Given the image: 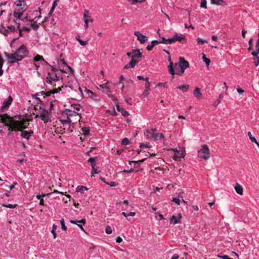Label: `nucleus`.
<instances>
[{
    "instance_id": "obj_1",
    "label": "nucleus",
    "mask_w": 259,
    "mask_h": 259,
    "mask_svg": "<svg viewBox=\"0 0 259 259\" xmlns=\"http://www.w3.org/2000/svg\"><path fill=\"white\" fill-rule=\"evenodd\" d=\"M0 117L1 121L8 127L9 131L15 132L27 128L29 125V121L31 120L21 117L16 120L7 114H0Z\"/></svg>"
},
{
    "instance_id": "obj_2",
    "label": "nucleus",
    "mask_w": 259,
    "mask_h": 259,
    "mask_svg": "<svg viewBox=\"0 0 259 259\" xmlns=\"http://www.w3.org/2000/svg\"><path fill=\"white\" fill-rule=\"evenodd\" d=\"M27 53L28 51L26 46L24 45H22L16 50L15 53L11 54L5 53V55L9 59L11 60V63H14L16 62L21 61L27 55Z\"/></svg>"
},
{
    "instance_id": "obj_3",
    "label": "nucleus",
    "mask_w": 259,
    "mask_h": 259,
    "mask_svg": "<svg viewBox=\"0 0 259 259\" xmlns=\"http://www.w3.org/2000/svg\"><path fill=\"white\" fill-rule=\"evenodd\" d=\"M209 149L206 145H204L198 152V156L200 158L207 160L209 158Z\"/></svg>"
},
{
    "instance_id": "obj_4",
    "label": "nucleus",
    "mask_w": 259,
    "mask_h": 259,
    "mask_svg": "<svg viewBox=\"0 0 259 259\" xmlns=\"http://www.w3.org/2000/svg\"><path fill=\"white\" fill-rule=\"evenodd\" d=\"M49 113L48 110L42 109L40 113V115H36L35 118L39 117L45 123L48 122L50 121Z\"/></svg>"
},
{
    "instance_id": "obj_5",
    "label": "nucleus",
    "mask_w": 259,
    "mask_h": 259,
    "mask_svg": "<svg viewBox=\"0 0 259 259\" xmlns=\"http://www.w3.org/2000/svg\"><path fill=\"white\" fill-rule=\"evenodd\" d=\"M60 78L56 74H52L50 72L48 73V75L46 78V82L49 83H52V81H58Z\"/></svg>"
},
{
    "instance_id": "obj_6",
    "label": "nucleus",
    "mask_w": 259,
    "mask_h": 259,
    "mask_svg": "<svg viewBox=\"0 0 259 259\" xmlns=\"http://www.w3.org/2000/svg\"><path fill=\"white\" fill-rule=\"evenodd\" d=\"M172 65H173L172 62H170V65H169L168 66V71H169V72L170 74H171L172 75L177 74V75H182L184 73L185 69H184V68H181V70L180 71H175V70H174V69L173 68V66Z\"/></svg>"
},
{
    "instance_id": "obj_7",
    "label": "nucleus",
    "mask_w": 259,
    "mask_h": 259,
    "mask_svg": "<svg viewBox=\"0 0 259 259\" xmlns=\"http://www.w3.org/2000/svg\"><path fill=\"white\" fill-rule=\"evenodd\" d=\"M134 34L137 37V39L141 44H144L148 40V37L140 33L139 31H135Z\"/></svg>"
},
{
    "instance_id": "obj_8",
    "label": "nucleus",
    "mask_w": 259,
    "mask_h": 259,
    "mask_svg": "<svg viewBox=\"0 0 259 259\" xmlns=\"http://www.w3.org/2000/svg\"><path fill=\"white\" fill-rule=\"evenodd\" d=\"M156 131V128H151L150 130H148L144 133V136L148 139H154V132Z\"/></svg>"
},
{
    "instance_id": "obj_9",
    "label": "nucleus",
    "mask_w": 259,
    "mask_h": 259,
    "mask_svg": "<svg viewBox=\"0 0 259 259\" xmlns=\"http://www.w3.org/2000/svg\"><path fill=\"white\" fill-rule=\"evenodd\" d=\"M174 38L175 41H178L182 43L186 42L187 40L186 36L182 34H178L177 33L174 36Z\"/></svg>"
},
{
    "instance_id": "obj_10",
    "label": "nucleus",
    "mask_w": 259,
    "mask_h": 259,
    "mask_svg": "<svg viewBox=\"0 0 259 259\" xmlns=\"http://www.w3.org/2000/svg\"><path fill=\"white\" fill-rule=\"evenodd\" d=\"M13 101V98L11 96L9 97L8 100L7 101H4L3 105L1 108V111L3 112L5 109L8 108L10 105L12 104Z\"/></svg>"
},
{
    "instance_id": "obj_11",
    "label": "nucleus",
    "mask_w": 259,
    "mask_h": 259,
    "mask_svg": "<svg viewBox=\"0 0 259 259\" xmlns=\"http://www.w3.org/2000/svg\"><path fill=\"white\" fill-rule=\"evenodd\" d=\"M189 66V62L186 61L183 57L180 58V63L179 65V67L180 68H184L186 69Z\"/></svg>"
},
{
    "instance_id": "obj_12",
    "label": "nucleus",
    "mask_w": 259,
    "mask_h": 259,
    "mask_svg": "<svg viewBox=\"0 0 259 259\" xmlns=\"http://www.w3.org/2000/svg\"><path fill=\"white\" fill-rule=\"evenodd\" d=\"M174 151L175 152V154L173 157V159L175 160H178L179 159L184 157L183 151L178 150L177 149H175Z\"/></svg>"
},
{
    "instance_id": "obj_13",
    "label": "nucleus",
    "mask_w": 259,
    "mask_h": 259,
    "mask_svg": "<svg viewBox=\"0 0 259 259\" xmlns=\"http://www.w3.org/2000/svg\"><path fill=\"white\" fill-rule=\"evenodd\" d=\"M62 88H63L62 85L61 87H58V88H54L52 91L45 92V97H48L50 96L52 94L59 93L61 90Z\"/></svg>"
},
{
    "instance_id": "obj_14",
    "label": "nucleus",
    "mask_w": 259,
    "mask_h": 259,
    "mask_svg": "<svg viewBox=\"0 0 259 259\" xmlns=\"http://www.w3.org/2000/svg\"><path fill=\"white\" fill-rule=\"evenodd\" d=\"M149 78L146 77L145 80L146 81L145 83V90L143 93V95L147 96L149 94V91L150 90V83L148 80Z\"/></svg>"
},
{
    "instance_id": "obj_15",
    "label": "nucleus",
    "mask_w": 259,
    "mask_h": 259,
    "mask_svg": "<svg viewBox=\"0 0 259 259\" xmlns=\"http://www.w3.org/2000/svg\"><path fill=\"white\" fill-rule=\"evenodd\" d=\"M23 129L22 130V131H20L21 132V136L26 139H28L29 137L33 134V132L32 131H23Z\"/></svg>"
},
{
    "instance_id": "obj_16",
    "label": "nucleus",
    "mask_w": 259,
    "mask_h": 259,
    "mask_svg": "<svg viewBox=\"0 0 259 259\" xmlns=\"http://www.w3.org/2000/svg\"><path fill=\"white\" fill-rule=\"evenodd\" d=\"M34 62H37L40 61L42 65L48 64V62L45 60L42 56L37 55L33 58Z\"/></svg>"
},
{
    "instance_id": "obj_17",
    "label": "nucleus",
    "mask_w": 259,
    "mask_h": 259,
    "mask_svg": "<svg viewBox=\"0 0 259 259\" xmlns=\"http://www.w3.org/2000/svg\"><path fill=\"white\" fill-rule=\"evenodd\" d=\"M142 57V53L140 52L139 49H135L132 52V58H139Z\"/></svg>"
},
{
    "instance_id": "obj_18",
    "label": "nucleus",
    "mask_w": 259,
    "mask_h": 259,
    "mask_svg": "<svg viewBox=\"0 0 259 259\" xmlns=\"http://www.w3.org/2000/svg\"><path fill=\"white\" fill-rule=\"evenodd\" d=\"M211 4L218 6H225L227 5V3L224 0H211Z\"/></svg>"
},
{
    "instance_id": "obj_19",
    "label": "nucleus",
    "mask_w": 259,
    "mask_h": 259,
    "mask_svg": "<svg viewBox=\"0 0 259 259\" xmlns=\"http://www.w3.org/2000/svg\"><path fill=\"white\" fill-rule=\"evenodd\" d=\"M182 218L181 214H179L178 216L172 215L171 219L170 220V223L173 222L174 224H176L179 223L180 222V220Z\"/></svg>"
},
{
    "instance_id": "obj_20",
    "label": "nucleus",
    "mask_w": 259,
    "mask_h": 259,
    "mask_svg": "<svg viewBox=\"0 0 259 259\" xmlns=\"http://www.w3.org/2000/svg\"><path fill=\"white\" fill-rule=\"evenodd\" d=\"M146 159V158H144L142 160H138V161H129V164H131L132 163H134V168H137V167H138L140 166V164L142 162H143L144 161H145V160Z\"/></svg>"
},
{
    "instance_id": "obj_21",
    "label": "nucleus",
    "mask_w": 259,
    "mask_h": 259,
    "mask_svg": "<svg viewBox=\"0 0 259 259\" xmlns=\"http://www.w3.org/2000/svg\"><path fill=\"white\" fill-rule=\"evenodd\" d=\"M116 109L118 111L120 112L122 115L124 116H126L128 115V112L125 110L122 107H120L119 105H116Z\"/></svg>"
},
{
    "instance_id": "obj_22",
    "label": "nucleus",
    "mask_w": 259,
    "mask_h": 259,
    "mask_svg": "<svg viewBox=\"0 0 259 259\" xmlns=\"http://www.w3.org/2000/svg\"><path fill=\"white\" fill-rule=\"evenodd\" d=\"M235 190L236 192L239 195L243 194V188L239 184L236 183L235 186Z\"/></svg>"
},
{
    "instance_id": "obj_23",
    "label": "nucleus",
    "mask_w": 259,
    "mask_h": 259,
    "mask_svg": "<svg viewBox=\"0 0 259 259\" xmlns=\"http://www.w3.org/2000/svg\"><path fill=\"white\" fill-rule=\"evenodd\" d=\"M193 95L197 99H200L202 96V94L200 92V89L196 88L193 91Z\"/></svg>"
},
{
    "instance_id": "obj_24",
    "label": "nucleus",
    "mask_w": 259,
    "mask_h": 259,
    "mask_svg": "<svg viewBox=\"0 0 259 259\" xmlns=\"http://www.w3.org/2000/svg\"><path fill=\"white\" fill-rule=\"evenodd\" d=\"M23 12L20 11V10L19 9V10H18V11L17 12L15 11L14 12L13 16L16 18H18L19 20H21L22 16L23 15Z\"/></svg>"
},
{
    "instance_id": "obj_25",
    "label": "nucleus",
    "mask_w": 259,
    "mask_h": 259,
    "mask_svg": "<svg viewBox=\"0 0 259 259\" xmlns=\"http://www.w3.org/2000/svg\"><path fill=\"white\" fill-rule=\"evenodd\" d=\"M0 33L3 34L5 36H7L9 33V31L2 25L0 27Z\"/></svg>"
},
{
    "instance_id": "obj_26",
    "label": "nucleus",
    "mask_w": 259,
    "mask_h": 259,
    "mask_svg": "<svg viewBox=\"0 0 259 259\" xmlns=\"http://www.w3.org/2000/svg\"><path fill=\"white\" fill-rule=\"evenodd\" d=\"M189 88V84L181 85L177 87L178 89L182 90L183 92H187Z\"/></svg>"
},
{
    "instance_id": "obj_27",
    "label": "nucleus",
    "mask_w": 259,
    "mask_h": 259,
    "mask_svg": "<svg viewBox=\"0 0 259 259\" xmlns=\"http://www.w3.org/2000/svg\"><path fill=\"white\" fill-rule=\"evenodd\" d=\"M164 137V136L163 134H162L161 133H156V134L155 133L153 140L157 141L159 139H163Z\"/></svg>"
},
{
    "instance_id": "obj_28",
    "label": "nucleus",
    "mask_w": 259,
    "mask_h": 259,
    "mask_svg": "<svg viewBox=\"0 0 259 259\" xmlns=\"http://www.w3.org/2000/svg\"><path fill=\"white\" fill-rule=\"evenodd\" d=\"M59 64L60 67H61L62 65L66 66L72 72H73L74 71L73 69L70 66L67 65L66 63L64 61V59L61 60L60 62L59 63Z\"/></svg>"
},
{
    "instance_id": "obj_29",
    "label": "nucleus",
    "mask_w": 259,
    "mask_h": 259,
    "mask_svg": "<svg viewBox=\"0 0 259 259\" xmlns=\"http://www.w3.org/2000/svg\"><path fill=\"white\" fill-rule=\"evenodd\" d=\"M88 188L83 186H78L76 188V192L82 193L84 190H88Z\"/></svg>"
},
{
    "instance_id": "obj_30",
    "label": "nucleus",
    "mask_w": 259,
    "mask_h": 259,
    "mask_svg": "<svg viewBox=\"0 0 259 259\" xmlns=\"http://www.w3.org/2000/svg\"><path fill=\"white\" fill-rule=\"evenodd\" d=\"M43 96L44 98L45 97V91H41V92H38L37 93H36L35 95V99L40 101V102H41L40 98L38 97V96Z\"/></svg>"
},
{
    "instance_id": "obj_31",
    "label": "nucleus",
    "mask_w": 259,
    "mask_h": 259,
    "mask_svg": "<svg viewBox=\"0 0 259 259\" xmlns=\"http://www.w3.org/2000/svg\"><path fill=\"white\" fill-rule=\"evenodd\" d=\"M30 21L32 23L31 26L33 29L37 30L39 27V25L36 23V22H33V19L30 20Z\"/></svg>"
},
{
    "instance_id": "obj_32",
    "label": "nucleus",
    "mask_w": 259,
    "mask_h": 259,
    "mask_svg": "<svg viewBox=\"0 0 259 259\" xmlns=\"http://www.w3.org/2000/svg\"><path fill=\"white\" fill-rule=\"evenodd\" d=\"M202 59L208 66L210 62V60L206 58V55L204 53H202Z\"/></svg>"
},
{
    "instance_id": "obj_33",
    "label": "nucleus",
    "mask_w": 259,
    "mask_h": 259,
    "mask_svg": "<svg viewBox=\"0 0 259 259\" xmlns=\"http://www.w3.org/2000/svg\"><path fill=\"white\" fill-rule=\"evenodd\" d=\"M138 61L137 60L134 59V58H132L129 64H130L131 68H134L136 64L137 63H138Z\"/></svg>"
},
{
    "instance_id": "obj_34",
    "label": "nucleus",
    "mask_w": 259,
    "mask_h": 259,
    "mask_svg": "<svg viewBox=\"0 0 259 259\" xmlns=\"http://www.w3.org/2000/svg\"><path fill=\"white\" fill-rule=\"evenodd\" d=\"M140 147L141 148H150V147H151V146L149 142H146V143H140Z\"/></svg>"
},
{
    "instance_id": "obj_35",
    "label": "nucleus",
    "mask_w": 259,
    "mask_h": 259,
    "mask_svg": "<svg viewBox=\"0 0 259 259\" xmlns=\"http://www.w3.org/2000/svg\"><path fill=\"white\" fill-rule=\"evenodd\" d=\"M247 135L249 138V139L250 140V141L253 142V143H256V139L255 138V137H253L251 132H248V133H247Z\"/></svg>"
},
{
    "instance_id": "obj_36",
    "label": "nucleus",
    "mask_w": 259,
    "mask_h": 259,
    "mask_svg": "<svg viewBox=\"0 0 259 259\" xmlns=\"http://www.w3.org/2000/svg\"><path fill=\"white\" fill-rule=\"evenodd\" d=\"M2 206L10 208H14L17 207L18 206V205L17 204H4L2 205Z\"/></svg>"
},
{
    "instance_id": "obj_37",
    "label": "nucleus",
    "mask_w": 259,
    "mask_h": 259,
    "mask_svg": "<svg viewBox=\"0 0 259 259\" xmlns=\"http://www.w3.org/2000/svg\"><path fill=\"white\" fill-rule=\"evenodd\" d=\"M95 159H96L95 157H91L88 159V162L90 163V164L92 166V167L93 166H95V164L94 163V162L95 161Z\"/></svg>"
},
{
    "instance_id": "obj_38",
    "label": "nucleus",
    "mask_w": 259,
    "mask_h": 259,
    "mask_svg": "<svg viewBox=\"0 0 259 259\" xmlns=\"http://www.w3.org/2000/svg\"><path fill=\"white\" fill-rule=\"evenodd\" d=\"M82 131L83 132V135L84 136L88 135L90 133V129L89 127H84L82 128Z\"/></svg>"
},
{
    "instance_id": "obj_39",
    "label": "nucleus",
    "mask_w": 259,
    "mask_h": 259,
    "mask_svg": "<svg viewBox=\"0 0 259 259\" xmlns=\"http://www.w3.org/2000/svg\"><path fill=\"white\" fill-rule=\"evenodd\" d=\"M60 223H61V228H62V229L64 231H66L67 230V227L65 226V222H64V219H62L61 221H60Z\"/></svg>"
},
{
    "instance_id": "obj_40",
    "label": "nucleus",
    "mask_w": 259,
    "mask_h": 259,
    "mask_svg": "<svg viewBox=\"0 0 259 259\" xmlns=\"http://www.w3.org/2000/svg\"><path fill=\"white\" fill-rule=\"evenodd\" d=\"M130 144V141L127 138H124L121 141V144L123 145H127Z\"/></svg>"
},
{
    "instance_id": "obj_41",
    "label": "nucleus",
    "mask_w": 259,
    "mask_h": 259,
    "mask_svg": "<svg viewBox=\"0 0 259 259\" xmlns=\"http://www.w3.org/2000/svg\"><path fill=\"white\" fill-rule=\"evenodd\" d=\"M197 42L199 45H201V44H203L205 42H207V41L205 39H202L199 37H198L197 38Z\"/></svg>"
},
{
    "instance_id": "obj_42",
    "label": "nucleus",
    "mask_w": 259,
    "mask_h": 259,
    "mask_svg": "<svg viewBox=\"0 0 259 259\" xmlns=\"http://www.w3.org/2000/svg\"><path fill=\"white\" fill-rule=\"evenodd\" d=\"M71 122V120L69 117H67V119L62 120V123L64 125H65V124H70Z\"/></svg>"
},
{
    "instance_id": "obj_43",
    "label": "nucleus",
    "mask_w": 259,
    "mask_h": 259,
    "mask_svg": "<svg viewBox=\"0 0 259 259\" xmlns=\"http://www.w3.org/2000/svg\"><path fill=\"white\" fill-rule=\"evenodd\" d=\"M201 4H200L201 8L206 9V4H207L206 0H201Z\"/></svg>"
},
{
    "instance_id": "obj_44",
    "label": "nucleus",
    "mask_w": 259,
    "mask_h": 259,
    "mask_svg": "<svg viewBox=\"0 0 259 259\" xmlns=\"http://www.w3.org/2000/svg\"><path fill=\"white\" fill-rule=\"evenodd\" d=\"M221 98H223V97L222 96V94H221L219 96V99L215 102L213 103V106H216L220 103Z\"/></svg>"
},
{
    "instance_id": "obj_45",
    "label": "nucleus",
    "mask_w": 259,
    "mask_h": 259,
    "mask_svg": "<svg viewBox=\"0 0 259 259\" xmlns=\"http://www.w3.org/2000/svg\"><path fill=\"white\" fill-rule=\"evenodd\" d=\"M105 232L107 234H110L112 233V229L110 226H107L106 227Z\"/></svg>"
},
{
    "instance_id": "obj_46",
    "label": "nucleus",
    "mask_w": 259,
    "mask_h": 259,
    "mask_svg": "<svg viewBox=\"0 0 259 259\" xmlns=\"http://www.w3.org/2000/svg\"><path fill=\"white\" fill-rule=\"evenodd\" d=\"M175 40H174V36L171 38H168V39H167V41H166V45L167 44H171L174 42H175Z\"/></svg>"
},
{
    "instance_id": "obj_47",
    "label": "nucleus",
    "mask_w": 259,
    "mask_h": 259,
    "mask_svg": "<svg viewBox=\"0 0 259 259\" xmlns=\"http://www.w3.org/2000/svg\"><path fill=\"white\" fill-rule=\"evenodd\" d=\"M77 41L79 42L80 45L82 46H85L88 44V41H83L81 39H77Z\"/></svg>"
},
{
    "instance_id": "obj_48",
    "label": "nucleus",
    "mask_w": 259,
    "mask_h": 259,
    "mask_svg": "<svg viewBox=\"0 0 259 259\" xmlns=\"http://www.w3.org/2000/svg\"><path fill=\"white\" fill-rule=\"evenodd\" d=\"M154 47V45L153 44H152V42H151V45H149L147 46L146 49L148 51H151L152 50L153 48Z\"/></svg>"
},
{
    "instance_id": "obj_49",
    "label": "nucleus",
    "mask_w": 259,
    "mask_h": 259,
    "mask_svg": "<svg viewBox=\"0 0 259 259\" xmlns=\"http://www.w3.org/2000/svg\"><path fill=\"white\" fill-rule=\"evenodd\" d=\"M172 201L175 202V203H176L178 205H180V199L174 198L172 200Z\"/></svg>"
},
{
    "instance_id": "obj_50",
    "label": "nucleus",
    "mask_w": 259,
    "mask_h": 259,
    "mask_svg": "<svg viewBox=\"0 0 259 259\" xmlns=\"http://www.w3.org/2000/svg\"><path fill=\"white\" fill-rule=\"evenodd\" d=\"M89 21H92L91 19H84V23H85V28L87 29L88 27V22Z\"/></svg>"
},
{
    "instance_id": "obj_51",
    "label": "nucleus",
    "mask_w": 259,
    "mask_h": 259,
    "mask_svg": "<svg viewBox=\"0 0 259 259\" xmlns=\"http://www.w3.org/2000/svg\"><path fill=\"white\" fill-rule=\"evenodd\" d=\"M8 28L12 32H15L16 31V28L15 26L13 25H10L8 26Z\"/></svg>"
},
{
    "instance_id": "obj_52",
    "label": "nucleus",
    "mask_w": 259,
    "mask_h": 259,
    "mask_svg": "<svg viewBox=\"0 0 259 259\" xmlns=\"http://www.w3.org/2000/svg\"><path fill=\"white\" fill-rule=\"evenodd\" d=\"M179 64H178V63H175V64H174L173 68H174V69L175 70V71H179L178 69L180 68L179 67Z\"/></svg>"
},
{
    "instance_id": "obj_53",
    "label": "nucleus",
    "mask_w": 259,
    "mask_h": 259,
    "mask_svg": "<svg viewBox=\"0 0 259 259\" xmlns=\"http://www.w3.org/2000/svg\"><path fill=\"white\" fill-rule=\"evenodd\" d=\"M92 171H93V174H99L100 173V171L99 170H98L95 166H93L92 167Z\"/></svg>"
},
{
    "instance_id": "obj_54",
    "label": "nucleus",
    "mask_w": 259,
    "mask_h": 259,
    "mask_svg": "<svg viewBox=\"0 0 259 259\" xmlns=\"http://www.w3.org/2000/svg\"><path fill=\"white\" fill-rule=\"evenodd\" d=\"M106 184L110 186L111 187H115L117 186V184L114 182H111V183H106Z\"/></svg>"
},
{
    "instance_id": "obj_55",
    "label": "nucleus",
    "mask_w": 259,
    "mask_h": 259,
    "mask_svg": "<svg viewBox=\"0 0 259 259\" xmlns=\"http://www.w3.org/2000/svg\"><path fill=\"white\" fill-rule=\"evenodd\" d=\"M259 54L256 51H253L251 53L252 55L254 57V59L256 58V56H258L257 55Z\"/></svg>"
},
{
    "instance_id": "obj_56",
    "label": "nucleus",
    "mask_w": 259,
    "mask_h": 259,
    "mask_svg": "<svg viewBox=\"0 0 259 259\" xmlns=\"http://www.w3.org/2000/svg\"><path fill=\"white\" fill-rule=\"evenodd\" d=\"M166 41H167V39L165 38V37H161V40H160L159 41L160 42V44H166Z\"/></svg>"
},
{
    "instance_id": "obj_57",
    "label": "nucleus",
    "mask_w": 259,
    "mask_h": 259,
    "mask_svg": "<svg viewBox=\"0 0 259 259\" xmlns=\"http://www.w3.org/2000/svg\"><path fill=\"white\" fill-rule=\"evenodd\" d=\"M255 49H256V51L258 53H259V38L257 39V41L256 42V46H255Z\"/></svg>"
},
{
    "instance_id": "obj_58",
    "label": "nucleus",
    "mask_w": 259,
    "mask_h": 259,
    "mask_svg": "<svg viewBox=\"0 0 259 259\" xmlns=\"http://www.w3.org/2000/svg\"><path fill=\"white\" fill-rule=\"evenodd\" d=\"M27 6L24 4L23 5L22 8H21L20 11L23 12V13L27 10Z\"/></svg>"
},
{
    "instance_id": "obj_59",
    "label": "nucleus",
    "mask_w": 259,
    "mask_h": 259,
    "mask_svg": "<svg viewBox=\"0 0 259 259\" xmlns=\"http://www.w3.org/2000/svg\"><path fill=\"white\" fill-rule=\"evenodd\" d=\"M122 241V239L120 237V236H118L116 238V242L117 243H121Z\"/></svg>"
},
{
    "instance_id": "obj_60",
    "label": "nucleus",
    "mask_w": 259,
    "mask_h": 259,
    "mask_svg": "<svg viewBox=\"0 0 259 259\" xmlns=\"http://www.w3.org/2000/svg\"><path fill=\"white\" fill-rule=\"evenodd\" d=\"M46 195V194H42V195H37L36 197L38 199H42V197H45Z\"/></svg>"
},
{
    "instance_id": "obj_61",
    "label": "nucleus",
    "mask_w": 259,
    "mask_h": 259,
    "mask_svg": "<svg viewBox=\"0 0 259 259\" xmlns=\"http://www.w3.org/2000/svg\"><path fill=\"white\" fill-rule=\"evenodd\" d=\"M217 256L220 258H222L223 259H230V257L227 255H225L224 256L218 255Z\"/></svg>"
},
{
    "instance_id": "obj_62",
    "label": "nucleus",
    "mask_w": 259,
    "mask_h": 259,
    "mask_svg": "<svg viewBox=\"0 0 259 259\" xmlns=\"http://www.w3.org/2000/svg\"><path fill=\"white\" fill-rule=\"evenodd\" d=\"M76 222L80 223L82 224L83 225H84L85 224V220L84 219H82L79 221H76Z\"/></svg>"
},
{
    "instance_id": "obj_63",
    "label": "nucleus",
    "mask_w": 259,
    "mask_h": 259,
    "mask_svg": "<svg viewBox=\"0 0 259 259\" xmlns=\"http://www.w3.org/2000/svg\"><path fill=\"white\" fill-rule=\"evenodd\" d=\"M257 59V61H255L254 60V64H255L256 66H258L259 65V57L258 56H256V58Z\"/></svg>"
},
{
    "instance_id": "obj_64",
    "label": "nucleus",
    "mask_w": 259,
    "mask_h": 259,
    "mask_svg": "<svg viewBox=\"0 0 259 259\" xmlns=\"http://www.w3.org/2000/svg\"><path fill=\"white\" fill-rule=\"evenodd\" d=\"M179 255L177 254H174L171 259H178Z\"/></svg>"
}]
</instances>
